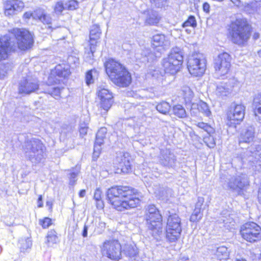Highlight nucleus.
I'll return each mask as SVG.
<instances>
[{
	"label": "nucleus",
	"mask_w": 261,
	"mask_h": 261,
	"mask_svg": "<svg viewBox=\"0 0 261 261\" xmlns=\"http://www.w3.org/2000/svg\"><path fill=\"white\" fill-rule=\"evenodd\" d=\"M197 126L199 128L203 129L207 134H213L214 133L215 130L214 128L207 123H205L203 122H198Z\"/></svg>",
	"instance_id": "4c0bfd02"
},
{
	"label": "nucleus",
	"mask_w": 261,
	"mask_h": 261,
	"mask_svg": "<svg viewBox=\"0 0 261 261\" xmlns=\"http://www.w3.org/2000/svg\"><path fill=\"white\" fill-rule=\"evenodd\" d=\"M107 129L106 127H101L97 133L96 136L100 137L101 138H105L106 134H107Z\"/></svg>",
	"instance_id": "13d9d810"
},
{
	"label": "nucleus",
	"mask_w": 261,
	"mask_h": 261,
	"mask_svg": "<svg viewBox=\"0 0 261 261\" xmlns=\"http://www.w3.org/2000/svg\"><path fill=\"white\" fill-rule=\"evenodd\" d=\"M79 174V170L73 171L69 174V184L71 185H74L77 180V176Z\"/></svg>",
	"instance_id": "8fccbe9b"
},
{
	"label": "nucleus",
	"mask_w": 261,
	"mask_h": 261,
	"mask_svg": "<svg viewBox=\"0 0 261 261\" xmlns=\"http://www.w3.org/2000/svg\"><path fill=\"white\" fill-rule=\"evenodd\" d=\"M64 9H66L65 4L64 5L62 2H57L54 7V11L57 14H61Z\"/></svg>",
	"instance_id": "49530a36"
},
{
	"label": "nucleus",
	"mask_w": 261,
	"mask_h": 261,
	"mask_svg": "<svg viewBox=\"0 0 261 261\" xmlns=\"http://www.w3.org/2000/svg\"><path fill=\"white\" fill-rule=\"evenodd\" d=\"M15 218L13 216H8L5 218V223L8 226H12L15 222Z\"/></svg>",
	"instance_id": "bf43d9fd"
},
{
	"label": "nucleus",
	"mask_w": 261,
	"mask_h": 261,
	"mask_svg": "<svg viewBox=\"0 0 261 261\" xmlns=\"http://www.w3.org/2000/svg\"><path fill=\"white\" fill-rule=\"evenodd\" d=\"M104 138H101L96 136V140L95 142V144L101 145L103 143Z\"/></svg>",
	"instance_id": "69168bd1"
},
{
	"label": "nucleus",
	"mask_w": 261,
	"mask_h": 261,
	"mask_svg": "<svg viewBox=\"0 0 261 261\" xmlns=\"http://www.w3.org/2000/svg\"><path fill=\"white\" fill-rule=\"evenodd\" d=\"M159 162L161 165L168 168H175L177 163L175 155L169 149L161 150Z\"/></svg>",
	"instance_id": "dca6fc26"
},
{
	"label": "nucleus",
	"mask_w": 261,
	"mask_h": 261,
	"mask_svg": "<svg viewBox=\"0 0 261 261\" xmlns=\"http://www.w3.org/2000/svg\"><path fill=\"white\" fill-rule=\"evenodd\" d=\"M101 145L94 144L93 158L96 159L99 155L101 151Z\"/></svg>",
	"instance_id": "864d4df0"
},
{
	"label": "nucleus",
	"mask_w": 261,
	"mask_h": 261,
	"mask_svg": "<svg viewBox=\"0 0 261 261\" xmlns=\"http://www.w3.org/2000/svg\"><path fill=\"white\" fill-rule=\"evenodd\" d=\"M218 222L220 224H222L223 226L228 230L234 228L235 226L234 219L230 215L222 216Z\"/></svg>",
	"instance_id": "a878e982"
},
{
	"label": "nucleus",
	"mask_w": 261,
	"mask_h": 261,
	"mask_svg": "<svg viewBox=\"0 0 261 261\" xmlns=\"http://www.w3.org/2000/svg\"><path fill=\"white\" fill-rule=\"evenodd\" d=\"M132 158L128 152H120L116 158V165L117 169V173H128L132 170L130 161Z\"/></svg>",
	"instance_id": "2eb2a0df"
},
{
	"label": "nucleus",
	"mask_w": 261,
	"mask_h": 261,
	"mask_svg": "<svg viewBox=\"0 0 261 261\" xmlns=\"http://www.w3.org/2000/svg\"><path fill=\"white\" fill-rule=\"evenodd\" d=\"M100 34L101 32L99 27L96 25H93L90 32V40L96 41L99 38Z\"/></svg>",
	"instance_id": "72a5a7b5"
},
{
	"label": "nucleus",
	"mask_w": 261,
	"mask_h": 261,
	"mask_svg": "<svg viewBox=\"0 0 261 261\" xmlns=\"http://www.w3.org/2000/svg\"><path fill=\"white\" fill-rule=\"evenodd\" d=\"M185 98L190 99L193 96L192 91L189 87H184L182 89Z\"/></svg>",
	"instance_id": "3c124183"
},
{
	"label": "nucleus",
	"mask_w": 261,
	"mask_h": 261,
	"mask_svg": "<svg viewBox=\"0 0 261 261\" xmlns=\"http://www.w3.org/2000/svg\"><path fill=\"white\" fill-rule=\"evenodd\" d=\"M204 202V198L201 197H199L197 199V201L195 204V208L201 210V206Z\"/></svg>",
	"instance_id": "052dcab7"
},
{
	"label": "nucleus",
	"mask_w": 261,
	"mask_h": 261,
	"mask_svg": "<svg viewBox=\"0 0 261 261\" xmlns=\"http://www.w3.org/2000/svg\"><path fill=\"white\" fill-rule=\"evenodd\" d=\"M55 71L56 74L60 77L66 78L70 74L69 66L65 64L57 65Z\"/></svg>",
	"instance_id": "393cba45"
},
{
	"label": "nucleus",
	"mask_w": 261,
	"mask_h": 261,
	"mask_svg": "<svg viewBox=\"0 0 261 261\" xmlns=\"http://www.w3.org/2000/svg\"><path fill=\"white\" fill-rule=\"evenodd\" d=\"M254 138V128L253 126H249L243 131L239 138V144L241 145L243 143H250L252 142Z\"/></svg>",
	"instance_id": "aec40b11"
},
{
	"label": "nucleus",
	"mask_w": 261,
	"mask_h": 261,
	"mask_svg": "<svg viewBox=\"0 0 261 261\" xmlns=\"http://www.w3.org/2000/svg\"><path fill=\"white\" fill-rule=\"evenodd\" d=\"M202 216L203 214L201 213V210L195 208L190 217V220L191 222H197L201 219Z\"/></svg>",
	"instance_id": "c9c22d12"
},
{
	"label": "nucleus",
	"mask_w": 261,
	"mask_h": 261,
	"mask_svg": "<svg viewBox=\"0 0 261 261\" xmlns=\"http://www.w3.org/2000/svg\"><path fill=\"white\" fill-rule=\"evenodd\" d=\"M171 106L169 103L166 101H163L159 103L156 106V109L161 113L163 114H167L170 110Z\"/></svg>",
	"instance_id": "2f4dec72"
},
{
	"label": "nucleus",
	"mask_w": 261,
	"mask_h": 261,
	"mask_svg": "<svg viewBox=\"0 0 261 261\" xmlns=\"http://www.w3.org/2000/svg\"><path fill=\"white\" fill-rule=\"evenodd\" d=\"M93 73H96L95 69H92L87 72L86 74V83L87 85H89L94 82Z\"/></svg>",
	"instance_id": "79ce46f5"
},
{
	"label": "nucleus",
	"mask_w": 261,
	"mask_h": 261,
	"mask_svg": "<svg viewBox=\"0 0 261 261\" xmlns=\"http://www.w3.org/2000/svg\"><path fill=\"white\" fill-rule=\"evenodd\" d=\"M261 105V94L256 95L253 99V106L257 107Z\"/></svg>",
	"instance_id": "6e6d98bb"
},
{
	"label": "nucleus",
	"mask_w": 261,
	"mask_h": 261,
	"mask_svg": "<svg viewBox=\"0 0 261 261\" xmlns=\"http://www.w3.org/2000/svg\"><path fill=\"white\" fill-rule=\"evenodd\" d=\"M245 107L242 105H236L227 114V118L233 124L240 123L244 119Z\"/></svg>",
	"instance_id": "a211bd4d"
},
{
	"label": "nucleus",
	"mask_w": 261,
	"mask_h": 261,
	"mask_svg": "<svg viewBox=\"0 0 261 261\" xmlns=\"http://www.w3.org/2000/svg\"><path fill=\"white\" fill-rule=\"evenodd\" d=\"M188 69L190 73L194 76H201L205 72L206 68V60L205 56L200 53H193L188 61Z\"/></svg>",
	"instance_id": "0eeeda50"
},
{
	"label": "nucleus",
	"mask_w": 261,
	"mask_h": 261,
	"mask_svg": "<svg viewBox=\"0 0 261 261\" xmlns=\"http://www.w3.org/2000/svg\"><path fill=\"white\" fill-rule=\"evenodd\" d=\"M231 57L227 53L219 54L214 60V66L216 72L221 76L226 74L230 68Z\"/></svg>",
	"instance_id": "ddd939ff"
},
{
	"label": "nucleus",
	"mask_w": 261,
	"mask_h": 261,
	"mask_svg": "<svg viewBox=\"0 0 261 261\" xmlns=\"http://www.w3.org/2000/svg\"><path fill=\"white\" fill-rule=\"evenodd\" d=\"M151 5L156 8H165L168 6V0H150Z\"/></svg>",
	"instance_id": "f704fd0d"
},
{
	"label": "nucleus",
	"mask_w": 261,
	"mask_h": 261,
	"mask_svg": "<svg viewBox=\"0 0 261 261\" xmlns=\"http://www.w3.org/2000/svg\"><path fill=\"white\" fill-rule=\"evenodd\" d=\"M90 226L88 224H85L84 228H83V231H82V236L83 237H87L88 230L89 229Z\"/></svg>",
	"instance_id": "0e129e2a"
},
{
	"label": "nucleus",
	"mask_w": 261,
	"mask_h": 261,
	"mask_svg": "<svg viewBox=\"0 0 261 261\" xmlns=\"http://www.w3.org/2000/svg\"><path fill=\"white\" fill-rule=\"evenodd\" d=\"M79 3L76 0H69L65 3L66 9L74 10L78 8Z\"/></svg>",
	"instance_id": "37998d69"
},
{
	"label": "nucleus",
	"mask_w": 261,
	"mask_h": 261,
	"mask_svg": "<svg viewBox=\"0 0 261 261\" xmlns=\"http://www.w3.org/2000/svg\"><path fill=\"white\" fill-rule=\"evenodd\" d=\"M124 251L125 254L131 258H135L138 253V249L135 245H127Z\"/></svg>",
	"instance_id": "c756f323"
},
{
	"label": "nucleus",
	"mask_w": 261,
	"mask_h": 261,
	"mask_svg": "<svg viewBox=\"0 0 261 261\" xmlns=\"http://www.w3.org/2000/svg\"><path fill=\"white\" fill-rule=\"evenodd\" d=\"M101 191L99 189H97L95 190L94 194V199L97 201L101 200Z\"/></svg>",
	"instance_id": "680f3d73"
},
{
	"label": "nucleus",
	"mask_w": 261,
	"mask_h": 261,
	"mask_svg": "<svg viewBox=\"0 0 261 261\" xmlns=\"http://www.w3.org/2000/svg\"><path fill=\"white\" fill-rule=\"evenodd\" d=\"M215 255L218 259L220 260L223 259L225 260L228 258L229 255V251L225 246H220L217 248Z\"/></svg>",
	"instance_id": "c85d7f7f"
},
{
	"label": "nucleus",
	"mask_w": 261,
	"mask_h": 261,
	"mask_svg": "<svg viewBox=\"0 0 261 261\" xmlns=\"http://www.w3.org/2000/svg\"><path fill=\"white\" fill-rule=\"evenodd\" d=\"M88 126L85 125L84 126H81L80 128V134L82 137L84 136L87 133Z\"/></svg>",
	"instance_id": "e2e57ef3"
},
{
	"label": "nucleus",
	"mask_w": 261,
	"mask_h": 261,
	"mask_svg": "<svg viewBox=\"0 0 261 261\" xmlns=\"http://www.w3.org/2000/svg\"><path fill=\"white\" fill-rule=\"evenodd\" d=\"M97 94L100 100V107L107 112L111 107L113 102L112 92L107 89L99 87Z\"/></svg>",
	"instance_id": "f3484780"
},
{
	"label": "nucleus",
	"mask_w": 261,
	"mask_h": 261,
	"mask_svg": "<svg viewBox=\"0 0 261 261\" xmlns=\"http://www.w3.org/2000/svg\"><path fill=\"white\" fill-rule=\"evenodd\" d=\"M249 185V181L247 175L242 173L231 177L228 178L227 181L228 188L236 191L239 194H240Z\"/></svg>",
	"instance_id": "4468645a"
},
{
	"label": "nucleus",
	"mask_w": 261,
	"mask_h": 261,
	"mask_svg": "<svg viewBox=\"0 0 261 261\" xmlns=\"http://www.w3.org/2000/svg\"><path fill=\"white\" fill-rule=\"evenodd\" d=\"M16 1L15 0L7 1L4 6L5 14L8 17L13 16L15 14Z\"/></svg>",
	"instance_id": "bb28decb"
},
{
	"label": "nucleus",
	"mask_w": 261,
	"mask_h": 261,
	"mask_svg": "<svg viewBox=\"0 0 261 261\" xmlns=\"http://www.w3.org/2000/svg\"><path fill=\"white\" fill-rule=\"evenodd\" d=\"M232 86L230 82L220 83L216 86L215 91L216 94L219 97H223L228 96L232 90Z\"/></svg>",
	"instance_id": "412c9836"
},
{
	"label": "nucleus",
	"mask_w": 261,
	"mask_h": 261,
	"mask_svg": "<svg viewBox=\"0 0 261 261\" xmlns=\"http://www.w3.org/2000/svg\"><path fill=\"white\" fill-rule=\"evenodd\" d=\"M210 8V5L207 3L205 2L203 4V10L206 13L209 12Z\"/></svg>",
	"instance_id": "774afa93"
},
{
	"label": "nucleus",
	"mask_w": 261,
	"mask_h": 261,
	"mask_svg": "<svg viewBox=\"0 0 261 261\" xmlns=\"http://www.w3.org/2000/svg\"><path fill=\"white\" fill-rule=\"evenodd\" d=\"M203 141L210 148H214L216 145L215 141L212 134H207V136L204 137Z\"/></svg>",
	"instance_id": "58836bf2"
},
{
	"label": "nucleus",
	"mask_w": 261,
	"mask_h": 261,
	"mask_svg": "<svg viewBox=\"0 0 261 261\" xmlns=\"http://www.w3.org/2000/svg\"><path fill=\"white\" fill-rule=\"evenodd\" d=\"M241 234L243 239L249 242H254L261 239V228L254 222H248L241 228Z\"/></svg>",
	"instance_id": "9b49d317"
},
{
	"label": "nucleus",
	"mask_w": 261,
	"mask_h": 261,
	"mask_svg": "<svg viewBox=\"0 0 261 261\" xmlns=\"http://www.w3.org/2000/svg\"><path fill=\"white\" fill-rule=\"evenodd\" d=\"M96 41H93V40L91 41L90 40V47L89 49H87L86 50V53L87 52L88 54H90V52L91 53L92 56H93V53L95 51L96 49Z\"/></svg>",
	"instance_id": "603ef678"
},
{
	"label": "nucleus",
	"mask_w": 261,
	"mask_h": 261,
	"mask_svg": "<svg viewBox=\"0 0 261 261\" xmlns=\"http://www.w3.org/2000/svg\"><path fill=\"white\" fill-rule=\"evenodd\" d=\"M51 219L48 217H45L43 219H40L39 223L42 226L43 228H47L52 224Z\"/></svg>",
	"instance_id": "de8ad7c7"
},
{
	"label": "nucleus",
	"mask_w": 261,
	"mask_h": 261,
	"mask_svg": "<svg viewBox=\"0 0 261 261\" xmlns=\"http://www.w3.org/2000/svg\"><path fill=\"white\" fill-rule=\"evenodd\" d=\"M19 249L20 252H25L29 251L32 246V242L30 238H21L19 241Z\"/></svg>",
	"instance_id": "cd10ccee"
},
{
	"label": "nucleus",
	"mask_w": 261,
	"mask_h": 261,
	"mask_svg": "<svg viewBox=\"0 0 261 261\" xmlns=\"http://www.w3.org/2000/svg\"><path fill=\"white\" fill-rule=\"evenodd\" d=\"M40 21L42 22L44 24H46L48 25V28H51V23H52V18L50 16L49 14H45L43 15V16L39 20Z\"/></svg>",
	"instance_id": "c03bdc74"
},
{
	"label": "nucleus",
	"mask_w": 261,
	"mask_h": 261,
	"mask_svg": "<svg viewBox=\"0 0 261 261\" xmlns=\"http://www.w3.org/2000/svg\"><path fill=\"white\" fill-rule=\"evenodd\" d=\"M229 34L233 43L239 45H244L250 38V32L247 21L237 19L231 23Z\"/></svg>",
	"instance_id": "7ed1b4c3"
},
{
	"label": "nucleus",
	"mask_w": 261,
	"mask_h": 261,
	"mask_svg": "<svg viewBox=\"0 0 261 261\" xmlns=\"http://www.w3.org/2000/svg\"><path fill=\"white\" fill-rule=\"evenodd\" d=\"M181 219L176 214H170L166 227V237L170 242L179 239L181 232Z\"/></svg>",
	"instance_id": "6e6552de"
},
{
	"label": "nucleus",
	"mask_w": 261,
	"mask_h": 261,
	"mask_svg": "<svg viewBox=\"0 0 261 261\" xmlns=\"http://www.w3.org/2000/svg\"><path fill=\"white\" fill-rule=\"evenodd\" d=\"M33 12H27L24 13L23 15V18L25 19H29L31 17L33 18Z\"/></svg>",
	"instance_id": "338daca9"
},
{
	"label": "nucleus",
	"mask_w": 261,
	"mask_h": 261,
	"mask_svg": "<svg viewBox=\"0 0 261 261\" xmlns=\"http://www.w3.org/2000/svg\"><path fill=\"white\" fill-rule=\"evenodd\" d=\"M105 65L107 74L115 85L125 87L130 84V74L120 62L111 59L107 61Z\"/></svg>",
	"instance_id": "f03ea898"
},
{
	"label": "nucleus",
	"mask_w": 261,
	"mask_h": 261,
	"mask_svg": "<svg viewBox=\"0 0 261 261\" xmlns=\"http://www.w3.org/2000/svg\"><path fill=\"white\" fill-rule=\"evenodd\" d=\"M249 161L252 163V166H254L256 170L261 168V148L252 152Z\"/></svg>",
	"instance_id": "b1692460"
},
{
	"label": "nucleus",
	"mask_w": 261,
	"mask_h": 261,
	"mask_svg": "<svg viewBox=\"0 0 261 261\" xmlns=\"http://www.w3.org/2000/svg\"><path fill=\"white\" fill-rule=\"evenodd\" d=\"M245 9L247 11L249 12L250 13H253L255 11V4L254 3H250L248 4L245 6Z\"/></svg>",
	"instance_id": "4d7b16f0"
},
{
	"label": "nucleus",
	"mask_w": 261,
	"mask_h": 261,
	"mask_svg": "<svg viewBox=\"0 0 261 261\" xmlns=\"http://www.w3.org/2000/svg\"><path fill=\"white\" fill-rule=\"evenodd\" d=\"M61 89L58 87H48V89L44 92L48 93L51 96L55 97H60Z\"/></svg>",
	"instance_id": "a19ab883"
},
{
	"label": "nucleus",
	"mask_w": 261,
	"mask_h": 261,
	"mask_svg": "<svg viewBox=\"0 0 261 261\" xmlns=\"http://www.w3.org/2000/svg\"><path fill=\"white\" fill-rule=\"evenodd\" d=\"M145 218L147 226L151 231L152 236L156 237L163 233L162 216L154 204L146 206Z\"/></svg>",
	"instance_id": "39448f33"
},
{
	"label": "nucleus",
	"mask_w": 261,
	"mask_h": 261,
	"mask_svg": "<svg viewBox=\"0 0 261 261\" xmlns=\"http://www.w3.org/2000/svg\"><path fill=\"white\" fill-rule=\"evenodd\" d=\"M100 248L102 254L112 260H118L121 258V245L118 240H106Z\"/></svg>",
	"instance_id": "9d476101"
},
{
	"label": "nucleus",
	"mask_w": 261,
	"mask_h": 261,
	"mask_svg": "<svg viewBox=\"0 0 261 261\" xmlns=\"http://www.w3.org/2000/svg\"><path fill=\"white\" fill-rule=\"evenodd\" d=\"M34 43L33 35L25 29H17V47L27 51L31 49Z\"/></svg>",
	"instance_id": "f8f14e48"
},
{
	"label": "nucleus",
	"mask_w": 261,
	"mask_h": 261,
	"mask_svg": "<svg viewBox=\"0 0 261 261\" xmlns=\"http://www.w3.org/2000/svg\"><path fill=\"white\" fill-rule=\"evenodd\" d=\"M33 19L39 20L45 14V11L42 8H37L33 12Z\"/></svg>",
	"instance_id": "ea45409f"
},
{
	"label": "nucleus",
	"mask_w": 261,
	"mask_h": 261,
	"mask_svg": "<svg viewBox=\"0 0 261 261\" xmlns=\"http://www.w3.org/2000/svg\"><path fill=\"white\" fill-rule=\"evenodd\" d=\"M168 44V41L166 39L164 35L158 34L153 36L151 41L153 47H162L164 45H167Z\"/></svg>",
	"instance_id": "4be33fe9"
},
{
	"label": "nucleus",
	"mask_w": 261,
	"mask_h": 261,
	"mask_svg": "<svg viewBox=\"0 0 261 261\" xmlns=\"http://www.w3.org/2000/svg\"><path fill=\"white\" fill-rule=\"evenodd\" d=\"M199 110L207 117H210L211 115V112L210 110L209 107L205 102L202 101L200 103Z\"/></svg>",
	"instance_id": "e433bc0d"
},
{
	"label": "nucleus",
	"mask_w": 261,
	"mask_h": 261,
	"mask_svg": "<svg viewBox=\"0 0 261 261\" xmlns=\"http://www.w3.org/2000/svg\"><path fill=\"white\" fill-rule=\"evenodd\" d=\"M23 148L26 156L33 164H38L45 160L46 148L40 140L36 139L28 140Z\"/></svg>",
	"instance_id": "20e7f679"
},
{
	"label": "nucleus",
	"mask_w": 261,
	"mask_h": 261,
	"mask_svg": "<svg viewBox=\"0 0 261 261\" xmlns=\"http://www.w3.org/2000/svg\"><path fill=\"white\" fill-rule=\"evenodd\" d=\"M39 88L38 82L36 80H23L19 83V92L29 94L35 92Z\"/></svg>",
	"instance_id": "6ab92c4d"
},
{
	"label": "nucleus",
	"mask_w": 261,
	"mask_h": 261,
	"mask_svg": "<svg viewBox=\"0 0 261 261\" xmlns=\"http://www.w3.org/2000/svg\"><path fill=\"white\" fill-rule=\"evenodd\" d=\"M46 239V243L48 244L57 243L58 241L57 233L55 230L51 229L48 232Z\"/></svg>",
	"instance_id": "473e14b6"
},
{
	"label": "nucleus",
	"mask_w": 261,
	"mask_h": 261,
	"mask_svg": "<svg viewBox=\"0 0 261 261\" xmlns=\"http://www.w3.org/2000/svg\"><path fill=\"white\" fill-rule=\"evenodd\" d=\"M160 20V17L156 11L150 10L147 12L146 23L149 25H156L159 22Z\"/></svg>",
	"instance_id": "5701e85b"
},
{
	"label": "nucleus",
	"mask_w": 261,
	"mask_h": 261,
	"mask_svg": "<svg viewBox=\"0 0 261 261\" xmlns=\"http://www.w3.org/2000/svg\"><path fill=\"white\" fill-rule=\"evenodd\" d=\"M172 111L173 114L178 118H186L187 116L186 110L180 105L174 106L173 107Z\"/></svg>",
	"instance_id": "7c9ffc66"
},
{
	"label": "nucleus",
	"mask_w": 261,
	"mask_h": 261,
	"mask_svg": "<svg viewBox=\"0 0 261 261\" xmlns=\"http://www.w3.org/2000/svg\"><path fill=\"white\" fill-rule=\"evenodd\" d=\"M16 40V31L13 29L12 31L0 38V61L6 60L8 53L15 51V45Z\"/></svg>",
	"instance_id": "1a4fd4ad"
},
{
	"label": "nucleus",
	"mask_w": 261,
	"mask_h": 261,
	"mask_svg": "<svg viewBox=\"0 0 261 261\" xmlns=\"http://www.w3.org/2000/svg\"><path fill=\"white\" fill-rule=\"evenodd\" d=\"M107 197L114 208L122 211L137 207L140 204L142 196L131 187L117 186L108 189Z\"/></svg>",
	"instance_id": "f257e3e1"
},
{
	"label": "nucleus",
	"mask_w": 261,
	"mask_h": 261,
	"mask_svg": "<svg viewBox=\"0 0 261 261\" xmlns=\"http://www.w3.org/2000/svg\"><path fill=\"white\" fill-rule=\"evenodd\" d=\"M197 25V22L195 18L193 16H190L188 19L182 24L184 28L186 27H192L193 28L196 27Z\"/></svg>",
	"instance_id": "a18cd8bd"
},
{
	"label": "nucleus",
	"mask_w": 261,
	"mask_h": 261,
	"mask_svg": "<svg viewBox=\"0 0 261 261\" xmlns=\"http://www.w3.org/2000/svg\"><path fill=\"white\" fill-rule=\"evenodd\" d=\"M183 53L178 47L173 48L168 57L163 59L162 67L165 73L174 74L180 69L183 62Z\"/></svg>",
	"instance_id": "423d86ee"
},
{
	"label": "nucleus",
	"mask_w": 261,
	"mask_h": 261,
	"mask_svg": "<svg viewBox=\"0 0 261 261\" xmlns=\"http://www.w3.org/2000/svg\"><path fill=\"white\" fill-rule=\"evenodd\" d=\"M253 107L254 108V112L256 119L261 121V104L259 106Z\"/></svg>",
	"instance_id": "5fc2aeb1"
},
{
	"label": "nucleus",
	"mask_w": 261,
	"mask_h": 261,
	"mask_svg": "<svg viewBox=\"0 0 261 261\" xmlns=\"http://www.w3.org/2000/svg\"><path fill=\"white\" fill-rule=\"evenodd\" d=\"M142 55L144 56V59H143V62H149V61L151 59H153V55L149 51L148 49H145L143 51Z\"/></svg>",
	"instance_id": "09e8293b"
}]
</instances>
